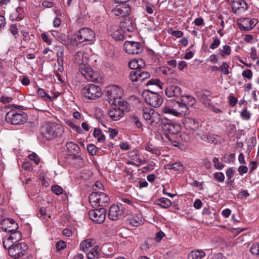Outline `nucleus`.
<instances>
[{"label": "nucleus", "instance_id": "obj_15", "mask_svg": "<svg viewBox=\"0 0 259 259\" xmlns=\"http://www.w3.org/2000/svg\"><path fill=\"white\" fill-rule=\"evenodd\" d=\"M124 48L129 54H138L142 51L141 44L137 41H126L124 44Z\"/></svg>", "mask_w": 259, "mask_h": 259}, {"label": "nucleus", "instance_id": "obj_19", "mask_svg": "<svg viewBox=\"0 0 259 259\" xmlns=\"http://www.w3.org/2000/svg\"><path fill=\"white\" fill-rule=\"evenodd\" d=\"M247 9L246 3L243 0H232V10L236 14L244 12Z\"/></svg>", "mask_w": 259, "mask_h": 259}, {"label": "nucleus", "instance_id": "obj_3", "mask_svg": "<svg viewBox=\"0 0 259 259\" xmlns=\"http://www.w3.org/2000/svg\"><path fill=\"white\" fill-rule=\"evenodd\" d=\"M161 123L162 130L166 132L161 136L163 140H167L170 141L171 138L169 134L176 135L181 130V125L179 123L166 118H162Z\"/></svg>", "mask_w": 259, "mask_h": 259}, {"label": "nucleus", "instance_id": "obj_50", "mask_svg": "<svg viewBox=\"0 0 259 259\" xmlns=\"http://www.w3.org/2000/svg\"><path fill=\"white\" fill-rule=\"evenodd\" d=\"M220 51L223 56L229 55L231 52V47L228 45H225L223 47L222 49H220Z\"/></svg>", "mask_w": 259, "mask_h": 259}, {"label": "nucleus", "instance_id": "obj_40", "mask_svg": "<svg viewBox=\"0 0 259 259\" xmlns=\"http://www.w3.org/2000/svg\"><path fill=\"white\" fill-rule=\"evenodd\" d=\"M38 95L42 98L44 100H52V98L43 89L38 88L37 90Z\"/></svg>", "mask_w": 259, "mask_h": 259}, {"label": "nucleus", "instance_id": "obj_39", "mask_svg": "<svg viewBox=\"0 0 259 259\" xmlns=\"http://www.w3.org/2000/svg\"><path fill=\"white\" fill-rule=\"evenodd\" d=\"M130 121L134 124L137 128H140L142 126V124L140 121L139 118L134 115H130L129 116Z\"/></svg>", "mask_w": 259, "mask_h": 259}, {"label": "nucleus", "instance_id": "obj_2", "mask_svg": "<svg viewBox=\"0 0 259 259\" xmlns=\"http://www.w3.org/2000/svg\"><path fill=\"white\" fill-rule=\"evenodd\" d=\"M84 53L77 52L74 55V62L79 65V70L81 74L88 80L92 82H100L102 80L100 73L94 70L89 64L83 61Z\"/></svg>", "mask_w": 259, "mask_h": 259}, {"label": "nucleus", "instance_id": "obj_52", "mask_svg": "<svg viewBox=\"0 0 259 259\" xmlns=\"http://www.w3.org/2000/svg\"><path fill=\"white\" fill-rule=\"evenodd\" d=\"M10 32L12 34V35L15 37V38H17V34L18 33V29L17 25L16 24H11L10 25L9 28Z\"/></svg>", "mask_w": 259, "mask_h": 259}, {"label": "nucleus", "instance_id": "obj_36", "mask_svg": "<svg viewBox=\"0 0 259 259\" xmlns=\"http://www.w3.org/2000/svg\"><path fill=\"white\" fill-rule=\"evenodd\" d=\"M198 96L201 102L203 103L206 107L210 106L211 101L208 98L209 97V94L201 93L199 94Z\"/></svg>", "mask_w": 259, "mask_h": 259}, {"label": "nucleus", "instance_id": "obj_9", "mask_svg": "<svg viewBox=\"0 0 259 259\" xmlns=\"http://www.w3.org/2000/svg\"><path fill=\"white\" fill-rule=\"evenodd\" d=\"M95 37V32L90 28L85 27L80 29L75 35V40L81 44L92 41Z\"/></svg>", "mask_w": 259, "mask_h": 259}, {"label": "nucleus", "instance_id": "obj_44", "mask_svg": "<svg viewBox=\"0 0 259 259\" xmlns=\"http://www.w3.org/2000/svg\"><path fill=\"white\" fill-rule=\"evenodd\" d=\"M139 81L143 82L146 79L149 78L150 75L149 72L146 71H141V70H139Z\"/></svg>", "mask_w": 259, "mask_h": 259}, {"label": "nucleus", "instance_id": "obj_35", "mask_svg": "<svg viewBox=\"0 0 259 259\" xmlns=\"http://www.w3.org/2000/svg\"><path fill=\"white\" fill-rule=\"evenodd\" d=\"M23 11V8L20 7L17 8L16 10L12 13L10 18L12 20H21L23 19L22 16H20L19 13Z\"/></svg>", "mask_w": 259, "mask_h": 259}, {"label": "nucleus", "instance_id": "obj_62", "mask_svg": "<svg viewBox=\"0 0 259 259\" xmlns=\"http://www.w3.org/2000/svg\"><path fill=\"white\" fill-rule=\"evenodd\" d=\"M108 133L109 134L110 138L111 139H113L118 134V131H117V130L114 129V128L110 127V128H108Z\"/></svg>", "mask_w": 259, "mask_h": 259}, {"label": "nucleus", "instance_id": "obj_4", "mask_svg": "<svg viewBox=\"0 0 259 259\" xmlns=\"http://www.w3.org/2000/svg\"><path fill=\"white\" fill-rule=\"evenodd\" d=\"M62 133L61 125L55 122L47 123L41 127V134L47 140H51L60 136Z\"/></svg>", "mask_w": 259, "mask_h": 259}, {"label": "nucleus", "instance_id": "obj_63", "mask_svg": "<svg viewBox=\"0 0 259 259\" xmlns=\"http://www.w3.org/2000/svg\"><path fill=\"white\" fill-rule=\"evenodd\" d=\"M226 176L228 178V180H230L232 177H233L234 175V171L233 170V167L229 168L226 172Z\"/></svg>", "mask_w": 259, "mask_h": 259}, {"label": "nucleus", "instance_id": "obj_54", "mask_svg": "<svg viewBox=\"0 0 259 259\" xmlns=\"http://www.w3.org/2000/svg\"><path fill=\"white\" fill-rule=\"evenodd\" d=\"M224 161L226 163H229L233 161L235 158V154L234 153H231L229 155H225L223 157Z\"/></svg>", "mask_w": 259, "mask_h": 259}, {"label": "nucleus", "instance_id": "obj_31", "mask_svg": "<svg viewBox=\"0 0 259 259\" xmlns=\"http://www.w3.org/2000/svg\"><path fill=\"white\" fill-rule=\"evenodd\" d=\"M10 234L7 237V240H11L13 242H17L22 238V234L17 230L10 232Z\"/></svg>", "mask_w": 259, "mask_h": 259}, {"label": "nucleus", "instance_id": "obj_48", "mask_svg": "<svg viewBox=\"0 0 259 259\" xmlns=\"http://www.w3.org/2000/svg\"><path fill=\"white\" fill-rule=\"evenodd\" d=\"M213 177L216 181L221 183L223 182L225 180V176L222 172H216L214 173Z\"/></svg>", "mask_w": 259, "mask_h": 259}, {"label": "nucleus", "instance_id": "obj_59", "mask_svg": "<svg viewBox=\"0 0 259 259\" xmlns=\"http://www.w3.org/2000/svg\"><path fill=\"white\" fill-rule=\"evenodd\" d=\"M160 70L163 74H171L173 71L169 67L166 66H162L160 68Z\"/></svg>", "mask_w": 259, "mask_h": 259}, {"label": "nucleus", "instance_id": "obj_29", "mask_svg": "<svg viewBox=\"0 0 259 259\" xmlns=\"http://www.w3.org/2000/svg\"><path fill=\"white\" fill-rule=\"evenodd\" d=\"M181 98V102L187 105L188 107H192L196 103L195 99L191 96H182Z\"/></svg>", "mask_w": 259, "mask_h": 259}, {"label": "nucleus", "instance_id": "obj_16", "mask_svg": "<svg viewBox=\"0 0 259 259\" xmlns=\"http://www.w3.org/2000/svg\"><path fill=\"white\" fill-rule=\"evenodd\" d=\"M182 122L187 130L196 131L201 126L199 120L193 118L185 117L182 119Z\"/></svg>", "mask_w": 259, "mask_h": 259}, {"label": "nucleus", "instance_id": "obj_22", "mask_svg": "<svg viewBox=\"0 0 259 259\" xmlns=\"http://www.w3.org/2000/svg\"><path fill=\"white\" fill-rule=\"evenodd\" d=\"M123 211L117 205H112L109 210L108 218L113 221H116L120 219Z\"/></svg>", "mask_w": 259, "mask_h": 259}, {"label": "nucleus", "instance_id": "obj_13", "mask_svg": "<svg viewBox=\"0 0 259 259\" xmlns=\"http://www.w3.org/2000/svg\"><path fill=\"white\" fill-rule=\"evenodd\" d=\"M258 21L255 19L243 18L237 20L239 29L242 31L251 30L257 24Z\"/></svg>", "mask_w": 259, "mask_h": 259}, {"label": "nucleus", "instance_id": "obj_20", "mask_svg": "<svg viewBox=\"0 0 259 259\" xmlns=\"http://www.w3.org/2000/svg\"><path fill=\"white\" fill-rule=\"evenodd\" d=\"M120 26L123 32H133L135 30L136 24L132 19L126 17L124 21L120 22Z\"/></svg>", "mask_w": 259, "mask_h": 259}, {"label": "nucleus", "instance_id": "obj_5", "mask_svg": "<svg viewBox=\"0 0 259 259\" xmlns=\"http://www.w3.org/2000/svg\"><path fill=\"white\" fill-rule=\"evenodd\" d=\"M89 200L93 207H106L110 201L109 197L106 194L100 191L92 192L89 195Z\"/></svg>", "mask_w": 259, "mask_h": 259}, {"label": "nucleus", "instance_id": "obj_8", "mask_svg": "<svg viewBox=\"0 0 259 259\" xmlns=\"http://www.w3.org/2000/svg\"><path fill=\"white\" fill-rule=\"evenodd\" d=\"M82 94L88 99L96 100L102 96V92L99 86L94 84H89L83 88Z\"/></svg>", "mask_w": 259, "mask_h": 259}, {"label": "nucleus", "instance_id": "obj_26", "mask_svg": "<svg viewBox=\"0 0 259 259\" xmlns=\"http://www.w3.org/2000/svg\"><path fill=\"white\" fill-rule=\"evenodd\" d=\"M96 243L94 239H87L81 242L79 245L80 249L85 251L88 248L93 246Z\"/></svg>", "mask_w": 259, "mask_h": 259}, {"label": "nucleus", "instance_id": "obj_28", "mask_svg": "<svg viewBox=\"0 0 259 259\" xmlns=\"http://www.w3.org/2000/svg\"><path fill=\"white\" fill-rule=\"evenodd\" d=\"M130 68L132 69V71L140 70L142 67L144 66V63L142 59L134 60L130 61L128 63Z\"/></svg>", "mask_w": 259, "mask_h": 259}, {"label": "nucleus", "instance_id": "obj_33", "mask_svg": "<svg viewBox=\"0 0 259 259\" xmlns=\"http://www.w3.org/2000/svg\"><path fill=\"white\" fill-rule=\"evenodd\" d=\"M189 107H187V105H186L183 102H180L179 108L177 112V117L187 115L189 114Z\"/></svg>", "mask_w": 259, "mask_h": 259}, {"label": "nucleus", "instance_id": "obj_17", "mask_svg": "<svg viewBox=\"0 0 259 259\" xmlns=\"http://www.w3.org/2000/svg\"><path fill=\"white\" fill-rule=\"evenodd\" d=\"M0 228L4 231L10 233L18 229V225L13 219H3L0 223Z\"/></svg>", "mask_w": 259, "mask_h": 259}, {"label": "nucleus", "instance_id": "obj_55", "mask_svg": "<svg viewBox=\"0 0 259 259\" xmlns=\"http://www.w3.org/2000/svg\"><path fill=\"white\" fill-rule=\"evenodd\" d=\"M240 115L242 118L245 120H249L250 118V113L246 109H243Z\"/></svg>", "mask_w": 259, "mask_h": 259}, {"label": "nucleus", "instance_id": "obj_11", "mask_svg": "<svg viewBox=\"0 0 259 259\" xmlns=\"http://www.w3.org/2000/svg\"><path fill=\"white\" fill-rule=\"evenodd\" d=\"M180 103V102L175 100L171 99L167 101L166 105L161 108V113L177 116Z\"/></svg>", "mask_w": 259, "mask_h": 259}, {"label": "nucleus", "instance_id": "obj_56", "mask_svg": "<svg viewBox=\"0 0 259 259\" xmlns=\"http://www.w3.org/2000/svg\"><path fill=\"white\" fill-rule=\"evenodd\" d=\"M52 190L54 194L58 195L62 194L63 192V189L58 185L52 186Z\"/></svg>", "mask_w": 259, "mask_h": 259}, {"label": "nucleus", "instance_id": "obj_10", "mask_svg": "<svg viewBox=\"0 0 259 259\" xmlns=\"http://www.w3.org/2000/svg\"><path fill=\"white\" fill-rule=\"evenodd\" d=\"M106 209L104 207L91 210L89 215L91 220L97 224H101L105 221L106 215Z\"/></svg>", "mask_w": 259, "mask_h": 259}, {"label": "nucleus", "instance_id": "obj_43", "mask_svg": "<svg viewBox=\"0 0 259 259\" xmlns=\"http://www.w3.org/2000/svg\"><path fill=\"white\" fill-rule=\"evenodd\" d=\"M139 70L132 71L129 75V78L133 82L139 81Z\"/></svg>", "mask_w": 259, "mask_h": 259}, {"label": "nucleus", "instance_id": "obj_61", "mask_svg": "<svg viewBox=\"0 0 259 259\" xmlns=\"http://www.w3.org/2000/svg\"><path fill=\"white\" fill-rule=\"evenodd\" d=\"M28 157L31 160H33L35 164H37L39 163V159L35 153L29 154Z\"/></svg>", "mask_w": 259, "mask_h": 259}, {"label": "nucleus", "instance_id": "obj_46", "mask_svg": "<svg viewBox=\"0 0 259 259\" xmlns=\"http://www.w3.org/2000/svg\"><path fill=\"white\" fill-rule=\"evenodd\" d=\"M212 162L214 164V167L218 170H221L224 167V165L219 161V158L214 157L212 159Z\"/></svg>", "mask_w": 259, "mask_h": 259}, {"label": "nucleus", "instance_id": "obj_64", "mask_svg": "<svg viewBox=\"0 0 259 259\" xmlns=\"http://www.w3.org/2000/svg\"><path fill=\"white\" fill-rule=\"evenodd\" d=\"M249 173L252 172L257 168V162L255 161H251L249 164Z\"/></svg>", "mask_w": 259, "mask_h": 259}, {"label": "nucleus", "instance_id": "obj_45", "mask_svg": "<svg viewBox=\"0 0 259 259\" xmlns=\"http://www.w3.org/2000/svg\"><path fill=\"white\" fill-rule=\"evenodd\" d=\"M251 253L257 256L259 259V244L254 243L250 248Z\"/></svg>", "mask_w": 259, "mask_h": 259}, {"label": "nucleus", "instance_id": "obj_47", "mask_svg": "<svg viewBox=\"0 0 259 259\" xmlns=\"http://www.w3.org/2000/svg\"><path fill=\"white\" fill-rule=\"evenodd\" d=\"M21 33L23 35V40L22 41V44H23L24 42H28L31 40V37H33V35H29V33L26 31H21Z\"/></svg>", "mask_w": 259, "mask_h": 259}, {"label": "nucleus", "instance_id": "obj_37", "mask_svg": "<svg viewBox=\"0 0 259 259\" xmlns=\"http://www.w3.org/2000/svg\"><path fill=\"white\" fill-rule=\"evenodd\" d=\"M102 252L106 257H112L114 255V253L112 252V247H108V245H104L102 247Z\"/></svg>", "mask_w": 259, "mask_h": 259}, {"label": "nucleus", "instance_id": "obj_49", "mask_svg": "<svg viewBox=\"0 0 259 259\" xmlns=\"http://www.w3.org/2000/svg\"><path fill=\"white\" fill-rule=\"evenodd\" d=\"M155 84L159 87L160 89L162 88L163 83L158 79H150L146 83V85H153Z\"/></svg>", "mask_w": 259, "mask_h": 259}, {"label": "nucleus", "instance_id": "obj_41", "mask_svg": "<svg viewBox=\"0 0 259 259\" xmlns=\"http://www.w3.org/2000/svg\"><path fill=\"white\" fill-rule=\"evenodd\" d=\"M111 35L116 40H120L124 39V35L122 33L121 30L114 31L111 34Z\"/></svg>", "mask_w": 259, "mask_h": 259}, {"label": "nucleus", "instance_id": "obj_34", "mask_svg": "<svg viewBox=\"0 0 259 259\" xmlns=\"http://www.w3.org/2000/svg\"><path fill=\"white\" fill-rule=\"evenodd\" d=\"M167 168L176 171H182L184 169L183 165L180 162H176L172 164L167 165Z\"/></svg>", "mask_w": 259, "mask_h": 259}, {"label": "nucleus", "instance_id": "obj_38", "mask_svg": "<svg viewBox=\"0 0 259 259\" xmlns=\"http://www.w3.org/2000/svg\"><path fill=\"white\" fill-rule=\"evenodd\" d=\"M93 135L94 137L97 138L99 142H102L105 140V136L100 129L95 128Z\"/></svg>", "mask_w": 259, "mask_h": 259}, {"label": "nucleus", "instance_id": "obj_30", "mask_svg": "<svg viewBox=\"0 0 259 259\" xmlns=\"http://www.w3.org/2000/svg\"><path fill=\"white\" fill-rule=\"evenodd\" d=\"M56 54L57 56V62L58 65H63L64 62V48L62 46L56 47Z\"/></svg>", "mask_w": 259, "mask_h": 259}, {"label": "nucleus", "instance_id": "obj_18", "mask_svg": "<svg viewBox=\"0 0 259 259\" xmlns=\"http://www.w3.org/2000/svg\"><path fill=\"white\" fill-rule=\"evenodd\" d=\"M131 13V8L128 5H118L116 6L111 11L113 15L119 17L128 16Z\"/></svg>", "mask_w": 259, "mask_h": 259}, {"label": "nucleus", "instance_id": "obj_60", "mask_svg": "<svg viewBox=\"0 0 259 259\" xmlns=\"http://www.w3.org/2000/svg\"><path fill=\"white\" fill-rule=\"evenodd\" d=\"M228 68L229 65L226 62H223L220 67V71L224 72L225 74H228L229 73Z\"/></svg>", "mask_w": 259, "mask_h": 259}, {"label": "nucleus", "instance_id": "obj_1", "mask_svg": "<svg viewBox=\"0 0 259 259\" xmlns=\"http://www.w3.org/2000/svg\"><path fill=\"white\" fill-rule=\"evenodd\" d=\"M120 89L116 87H112L110 90L107 91V100L111 105H114L119 107H111L108 110V115L113 121H117L124 115L123 110L126 109L127 103L121 100L120 95H118L117 93Z\"/></svg>", "mask_w": 259, "mask_h": 259}, {"label": "nucleus", "instance_id": "obj_6", "mask_svg": "<svg viewBox=\"0 0 259 259\" xmlns=\"http://www.w3.org/2000/svg\"><path fill=\"white\" fill-rule=\"evenodd\" d=\"M27 117V114L22 111L11 110L6 114L5 119L11 124L18 125L26 122Z\"/></svg>", "mask_w": 259, "mask_h": 259}, {"label": "nucleus", "instance_id": "obj_53", "mask_svg": "<svg viewBox=\"0 0 259 259\" xmlns=\"http://www.w3.org/2000/svg\"><path fill=\"white\" fill-rule=\"evenodd\" d=\"M242 75L244 78H246L250 80L252 78L253 74L251 70L246 69L243 71Z\"/></svg>", "mask_w": 259, "mask_h": 259}, {"label": "nucleus", "instance_id": "obj_14", "mask_svg": "<svg viewBox=\"0 0 259 259\" xmlns=\"http://www.w3.org/2000/svg\"><path fill=\"white\" fill-rule=\"evenodd\" d=\"M145 102L152 107H160L163 103V98L157 93L150 92L145 97Z\"/></svg>", "mask_w": 259, "mask_h": 259}, {"label": "nucleus", "instance_id": "obj_42", "mask_svg": "<svg viewBox=\"0 0 259 259\" xmlns=\"http://www.w3.org/2000/svg\"><path fill=\"white\" fill-rule=\"evenodd\" d=\"M145 150L157 155L160 154V150L158 148L154 147L152 145H147L145 147Z\"/></svg>", "mask_w": 259, "mask_h": 259}, {"label": "nucleus", "instance_id": "obj_12", "mask_svg": "<svg viewBox=\"0 0 259 259\" xmlns=\"http://www.w3.org/2000/svg\"><path fill=\"white\" fill-rule=\"evenodd\" d=\"M142 115L144 119L151 125L157 123L159 115L153 109L145 107L142 109Z\"/></svg>", "mask_w": 259, "mask_h": 259}, {"label": "nucleus", "instance_id": "obj_58", "mask_svg": "<svg viewBox=\"0 0 259 259\" xmlns=\"http://www.w3.org/2000/svg\"><path fill=\"white\" fill-rule=\"evenodd\" d=\"M68 39V36L64 34L60 33L59 36L58 37L57 40L61 42L63 44H65Z\"/></svg>", "mask_w": 259, "mask_h": 259}, {"label": "nucleus", "instance_id": "obj_21", "mask_svg": "<svg viewBox=\"0 0 259 259\" xmlns=\"http://www.w3.org/2000/svg\"><path fill=\"white\" fill-rule=\"evenodd\" d=\"M165 93L167 97H180L182 95V90L181 88L175 85H169L165 90Z\"/></svg>", "mask_w": 259, "mask_h": 259}, {"label": "nucleus", "instance_id": "obj_25", "mask_svg": "<svg viewBox=\"0 0 259 259\" xmlns=\"http://www.w3.org/2000/svg\"><path fill=\"white\" fill-rule=\"evenodd\" d=\"M155 204L159 205L163 208H167L171 205V201L168 198L162 197L156 199L154 202Z\"/></svg>", "mask_w": 259, "mask_h": 259}, {"label": "nucleus", "instance_id": "obj_7", "mask_svg": "<svg viewBox=\"0 0 259 259\" xmlns=\"http://www.w3.org/2000/svg\"><path fill=\"white\" fill-rule=\"evenodd\" d=\"M28 251V246L25 242L16 243L8 246L9 255L15 259L23 257Z\"/></svg>", "mask_w": 259, "mask_h": 259}, {"label": "nucleus", "instance_id": "obj_23", "mask_svg": "<svg viewBox=\"0 0 259 259\" xmlns=\"http://www.w3.org/2000/svg\"><path fill=\"white\" fill-rule=\"evenodd\" d=\"M66 148L68 150L69 154L73 157V158H77L78 157L79 153L80 152V149L79 146L71 142H67L66 144Z\"/></svg>", "mask_w": 259, "mask_h": 259}, {"label": "nucleus", "instance_id": "obj_51", "mask_svg": "<svg viewBox=\"0 0 259 259\" xmlns=\"http://www.w3.org/2000/svg\"><path fill=\"white\" fill-rule=\"evenodd\" d=\"M213 42L210 45V48L214 50L217 48L220 45L221 41L217 36L212 37Z\"/></svg>", "mask_w": 259, "mask_h": 259}, {"label": "nucleus", "instance_id": "obj_27", "mask_svg": "<svg viewBox=\"0 0 259 259\" xmlns=\"http://www.w3.org/2000/svg\"><path fill=\"white\" fill-rule=\"evenodd\" d=\"M205 256V253L202 250H194L188 254L189 259H202Z\"/></svg>", "mask_w": 259, "mask_h": 259}, {"label": "nucleus", "instance_id": "obj_57", "mask_svg": "<svg viewBox=\"0 0 259 259\" xmlns=\"http://www.w3.org/2000/svg\"><path fill=\"white\" fill-rule=\"evenodd\" d=\"M97 149V147L93 144H89L87 146V150L92 155L96 154Z\"/></svg>", "mask_w": 259, "mask_h": 259}, {"label": "nucleus", "instance_id": "obj_32", "mask_svg": "<svg viewBox=\"0 0 259 259\" xmlns=\"http://www.w3.org/2000/svg\"><path fill=\"white\" fill-rule=\"evenodd\" d=\"M128 221L129 223L134 227H138L142 223L141 217L136 214L132 215L128 219Z\"/></svg>", "mask_w": 259, "mask_h": 259}, {"label": "nucleus", "instance_id": "obj_24", "mask_svg": "<svg viewBox=\"0 0 259 259\" xmlns=\"http://www.w3.org/2000/svg\"><path fill=\"white\" fill-rule=\"evenodd\" d=\"M101 249L98 245L95 246L90 252L87 253V257L89 259H98L101 255Z\"/></svg>", "mask_w": 259, "mask_h": 259}]
</instances>
